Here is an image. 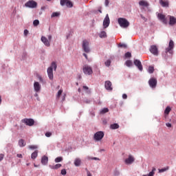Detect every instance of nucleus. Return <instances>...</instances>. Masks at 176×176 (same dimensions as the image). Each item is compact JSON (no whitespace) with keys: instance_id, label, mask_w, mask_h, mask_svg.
Masks as SVG:
<instances>
[{"instance_id":"obj_62","label":"nucleus","mask_w":176,"mask_h":176,"mask_svg":"<svg viewBox=\"0 0 176 176\" xmlns=\"http://www.w3.org/2000/svg\"><path fill=\"white\" fill-rule=\"evenodd\" d=\"M38 101H41V99L39 98H37Z\"/></svg>"},{"instance_id":"obj_18","label":"nucleus","mask_w":176,"mask_h":176,"mask_svg":"<svg viewBox=\"0 0 176 176\" xmlns=\"http://www.w3.org/2000/svg\"><path fill=\"white\" fill-rule=\"evenodd\" d=\"M168 17L169 18V25H175L176 18L171 15H168Z\"/></svg>"},{"instance_id":"obj_21","label":"nucleus","mask_w":176,"mask_h":176,"mask_svg":"<svg viewBox=\"0 0 176 176\" xmlns=\"http://www.w3.org/2000/svg\"><path fill=\"white\" fill-rule=\"evenodd\" d=\"M49 162V157L44 155L41 158V164H43V166H46L47 164V162Z\"/></svg>"},{"instance_id":"obj_24","label":"nucleus","mask_w":176,"mask_h":176,"mask_svg":"<svg viewBox=\"0 0 176 176\" xmlns=\"http://www.w3.org/2000/svg\"><path fill=\"white\" fill-rule=\"evenodd\" d=\"M110 129L111 130H116V129H119V125L116 123L112 124L110 125Z\"/></svg>"},{"instance_id":"obj_1","label":"nucleus","mask_w":176,"mask_h":176,"mask_svg":"<svg viewBox=\"0 0 176 176\" xmlns=\"http://www.w3.org/2000/svg\"><path fill=\"white\" fill-rule=\"evenodd\" d=\"M53 69L56 71L57 69V63L52 62L50 67L47 68V72L48 78L50 80H53L54 76L53 75Z\"/></svg>"},{"instance_id":"obj_60","label":"nucleus","mask_w":176,"mask_h":176,"mask_svg":"<svg viewBox=\"0 0 176 176\" xmlns=\"http://www.w3.org/2000/svg\"><path fill=\"white\" fill-rule=\"evenodd\" d=\"M141 17H142V19H145V18L144 17V16L141 15Z\"/></svg>"},{"instance_id":"obj_4","label":"nucleus","mask_w":176,"mask_h":176,"mask_svg":"<svg viewBox=\"0 0 176 176\" xmlns=\"http://www.w3.org/2000/svg\"><path fill=\"white\" fill-rule=\"evenodd\" d=\"M82 47L85 53H90V52L91 51L90 50V43H89V41H87V40H84L82 41Z\"/></svg>"},{"instance_id":"obj_29","label":"nucleus","mask_w":176,"mask_h":176,"mask_svg":"<svg viewBox=\"0 0 176 176\" xmlns=\"http://www.w3.org/2000/svg\"><path fill=\"white\" fill-rule=\"evenodd\" d=\"M100 112L102 115H104V113H107V112H109V109L108 108H104L102 110H100Z\"/></svg>"},{"instance_id":"obj_49","label":"nucleus","mask_w":176,"mask_h":176,"mask_svg":"<svg viewBox=\"0 0 176 176\" xmlns=\"http://www.w3.org/2000/svg\"><path fill=\"white\" fill-rule=\"evenodd\" d=\"M104 5L105 6H108V5H109V0H105Z\"/></svg>"},{"instance_id":"obj_48","label":"nucleus","mask_w":176,"mask_h":176,"mask_svg":"<svg viewBox=\"0 0 176 176\" xmlns=\"http://www.w3.org/2000/svg\"><path fill=\"white\" fill-rule=\"evenodd\" d=\"M122 98L124 100H126L127 99V94H122Z\"/></svg>"},{"instance_id":"obj_51","label":"nucleus","mask_w":176,"mask_h":176,"mask_svg":"<svg viewBox=\"0 0 176 176\" xmlns=\"http://www.w3.org/2000/svg\"><path fill=\"white\" fill-rule=\"evenodd\" d=\"M87 176H93V175L91 174L90 171H89V170H87Z\"/></svg>"},{"instance_id":"obj_42","label":"nucleus","mask_w":176,"mask_h":176,"mask_svg":"<svg viewBox=\"0 0 176 176\" xmlns=\"http://www.w3.org/2000/svg\"><path fill=\"white\" fill-rule=\"evenodd\" d=\"M125 57L126 58H130V57H131V53H130L129 52H126L125 54Z\"/></svg>"},{"instance_id":"obj_10","label":"nucleus","mask_w":176,"mask_h":176,"mask_svg":"<svg viewBox=\"0 0 176 176\" xmlns=\"http://www.w3.org/2000/svg\"><path fill=\"white\" fill-rule=\"evenodd\" d=\"M157 19L158 20H160V21H162V23H163V24H167V19L166 18V15L161 14V13H158L157 14Z\"/></svg>"},{"instance_id":"obj_59","label":"nucleus","mask_w":176,"mask_h":176,"mask_svg":"<svg viewBox=\"0 0 176 176\" xmlns=\"http://www.w3.org/2000/svg\"><path fill=\"white\" fill-rule=\"evenodd\" d=\"M34 97H38V94H35Z\"/></svg>"},{"instance_id":"obj_58","label":"nucleus","mask_w":176,"mask_h":176,"mask_svg":"<svg viewBox=\"0 0 176 176\" xmlns=\"http://www.w3.org/2000/svg\"><path fill=\"white\" fill-rule=\"evenodd\" d=\"M2 102V96H0V104Z\"/></svg>"},{"instance_id":"obj_33","label":"nucleus","mask_w":176,"mask_h":176,"mask_svg":"<svg viewBox=\"0 0 176 176\" xmlns=\"http://www.w3.org/2000/svg\"><path fill=\"white\" fill-rule=\"evenodd\" d=\"M55 163H60V162H63V157H58L54 160Z\"/></svg>"},{"instance_id":"obj_13","label":"nucleus","mask_w":176,"mask_h":176,"mask_svg":"<svg viewBox=\"0 0 176 176\" xmlns=\"http://www.w3.org/2000/svg\"><path fill=\"white\" fill-rule=\"evenodd\" d=\"M34 89L36 93H41V90L42 89V86L38 82H34Z\"/></svg>"},{"instance_id":"obj_22","label":"nucleus","mask_w":176,"mask_h":176,"mask_svg":"<svg viewBox=\"0 0 176 176\" xmlns=\"http://www.w3.org/2000/svg\"><path fill=\"white\" fill-rule=\"evenodd\" d=\"M61 166V164H56V165H50L49 167L50 168H52V170H58Z\"/></svg>"},{"instance_id":"obj_52","label":"nucleus","mask_w":176,"mask_h":176,"mask_svg":"<svg viewBox=\"0 0 176 176\" xmlns=\"http://www.w3.org/2000/svg\"><path fill=\"white\" fill-rule=\"evenodd\" d=\"M82 55L84 56V57H85L86 60H89V58L87 57V54H86L85 53H83Z\"/></svg>"},{"instance_id":"obj_61","label":"nucleus","mask_w":176,"mask_h":176,"mask_svg":"<svg viewBox=\"0 0 176 176\" xmlns=\"http://www.w3.org/2000/svg\"><path fill=\"white\" fill-rule=\"evenodd\" d=\"M45 9V7H41V10H43Z\"/></svg>"},{"instance_id":"obj_9","label":"nucleus","mask_w":176,"mask_h":176,"mask_svg":"<svg viewBox=\"0 0 176 176\" xmlns=\"http://www.w3.org/2000/svg\"><path fill=\"white\" fill-rule=\"evenodd\" d=\"M21 122L22 123H25L26 126H34V123H35V122L32 118H29V119L25 118V119H23Z\"/></svg>"},{"instance_id":"obj_57","label":"nucleus","mask_w":176,"mask_h":176,"mask_svg":"<svg viewBox=\"0 0 176 176\" xmlns=\"http://www.w3.org/2000/svg\"><path fill=\"white\" fill-rule=\"evenodd\" d=\"M38 79H39L40 82H43V78H42V76H39Z\"/></svg>"},{"instance_id":"obj_6","label":"nucleus","mask_w":176,"mask_h":176,"mask_svg":"<svg viewBox=\"0 0 176 176\" xmlns=\"http://www.w3.org/2000/svg\"><path fill=\"white\" fill-rule=\"evenodd\" d=\"M104 132L103 131H98L96 132L94 135V141L98 142V141H101V140H102V138H104Z\"/></svg>"},{"instance_id":"obj_17","label":"nucleus","mask_w":176,"mask_h":176,"mask_svg":"<svg viewBox=\"0 0 176 176\" xmlns=\"http://www.w3.org/2000/svg\"><path fill=\"white\" fill-rule=\"evenodd\" d=\"M41 42H43L47 47H50V41H49L45 36H41Z\"/></svg>"},{"instance_id":"obj_40","label":"nucleus","mask_w":176,"mask_h":176,"mask_svg":"<svg viewBox=\"0 0 176 176\" xmlns=\"http://www.w3.org/2000/svg\"><path fill=\"white\" fill-rule=\"evenodd\" d=\"M61 94H63V90L62 89H60L58 91V94H57V98H60V97L61 96Z\"/></svg>"},{"instance_id":"obj_56","label":"nucleus","mask_w":176,"mask_h":176,"mask_svg":"<svg viewBox=\"0 0 176 176\" xmlns=\"http://www.w3.org/2000/svg\"><path fill=\"white\" fill-rule=\"evenodd\" d=\"M48 40L50 41V42H52V35L48 36Z\"/></svg>"},{"instance_id":"obj_47","label":"nucleus","mask_w":176,"mask_h":176,"mask_svg":"<svg viewBox=\"0 0 176 176\" xmlns=\"http://www.w3.org/2000/svg\"><path fill=\"white\" fill-rule=\"evenodd\" d=\"M3 157H5V155L3 154H0V162H2V160H3Z\"/></svg>"},{"instance_id":"obj_34","label":"nucleus","mask_w":176,"mask_h":176,"mask_svg":"<svg viewBox=\"0 0 176 176\" xmlns=\"http://www.w3.org/2000/svg\"><path fill=\"white\" fill-rule=\"evenodd\" d=\"M154 71H155V69L152 66H150L148 69V74H153Z\"/></svg>"},{"instance_id":"obj_30","label":"nucleus","mask_w":176,"mask_h":176,"mask_svg":"<svg viewBox=\"0 0 176 176\" xmlns=\"http://www.w3.org/2000/svg\"><path fill=\"white\" fill-rule=\"evenodd\" d=\"M60 13L58 12H53L51 15V17L53 18V17H58L60 16Z\"/></svg>"},{"instance_id":"obj_16","label":"nucleus","mask_w":176,"mask_h":176,"mask_svg":"<svg viewBox=\"0 0 176 176\" xmlns=\"http://www.w3.org/2000/svg\"><path fill=\"white\" fill-rule=\"evenodd\" d=\"M134 160H135L134 157H133V155H129L128 158H126L124 160V163L126 164H133V163H134Z\"/></svg>"},{"instance_id":"obj_35","label":"nucleus","mask_w":176,"mask_h":176,"mask_svg":"<svg viewBox=\"0 0 176 176\" xmlns=\"http://www.w3.org/2000/svg\"><path fill=\"white\" fill-rule=\"evenodd\" d=\"M33 25L34 27H38L39 25V20L36 19L33 21Z\"/></svg>"},{"instance_id":"obj_3","label":"nucleus","mask_w":176,"mask_h":176,"mask_svg":"<svg viewBox=\"0 0 176 176\" xmlns=\"http://www.w3.org/2000/svg\"><path fill=\"white\" fill-rule=\"evenodd\" d=\"M174 41L170 40L168 43V47L166 48L165 53L166 54H170L172 56L173 53H174Z\"/></svg>"},{"instance_id":"obj_41","label":"nucleus","mask_w":176,"mask_h":176,"mask_svg":"<svg viewBox=\"0 0 176 176\" xmlns=\"http://www.w3.org/2000/svg\"><path fill=\"white\" fill-rule=\"evenodd\" d=\"M118 47H124V49H126V47H127V45L124 43H120L118 45Z\"/></svg>"},{"instance_id":"obj_63","label":"nucleus","mask_w":176,"mask_h":176,"mask_svg":"<svg viewBox=\"0 0 176 176\" xmlns=\"http://www.w3.org/2000/svg\"><path fill=\"white\" fill-rule=\"evenodd\" d=\"M98 12H100V13H102V11H101L100 10H99Z\"/></svg>"},{"instance_id":"obj_43","label":"nucleus","mask_w":176,"mask_h":176,"mask_svg":"<svg viewBox=\"0 0 176 176\" xmlns=\"http://www.w3.org/2000/svg\"><path fill=\"white\" fill-rule=\"evenodd\" d=\"M29 149H38V146H35V145L29 146Z\"/></svg>"},{"instance_id":"obj_37","label":"nucleus","mask_w":176,"mask_h":176,"mask_svg":"<svg viewBox=\"0 0 176 176\" xmlns=\"http://www.w3.org/2000/svg\"><path fill=\"white\" fill-rule=\"evenodd\" d=\"M66 6H67V8H72V6H74V5L72 4V2H71L69 0H67Z\"/></svg>"},{"instance_id":"obj_19","label":"nucleus","mask_w":176,"mask_h":176,"mask_svg":"<svg viewBox=\"0 0 176 176\" xmlns=\"http://www.w3.org/2000/svg\"><path fill=\"white\" fill-rule=\"evenodd\" d=\"M160 4L161 5V6H162V8H168L170 3L168 2V0L166 1H163V0H160Z\"/></svg>"},{"instance_id":"obj_55","label":"nucleus","mask_w":176,"mask_h":176,"mask_svg":"<svg viewBox=\"0 0 176 176\" xmlns=\"http://www.w3.org/2000/svg\"><path fill=\"white\" fill-rule=\"evenodd\" d=\"M91 160H100V158L95 157H92Z\"/></svg>"},{"instance_id":"obj_38","label":"nucleus","mask_w":176,"mask_h":176,"mask_svg":"<svg viewBox=\"0 0 176 176\" xmlns=\"http://www.w3.org/2000/svg\"><path fill=\"white\" fill-rule=\"evenodd\" d=\"M82 89H84V90H85L86 92L88 93V94H90L91 91H90V90H89V87L83 86Z\"/></svg>"},{"instance_id":"obj_23","label":"nucleus","mask_w":176,"mask_h":176,"mask_svg":"<svg viewBox=\"0 0 176 176\" xmlns=\"http://www.w3.org/2000/svg\"><path fill=\"white\" fill-rule=\"evenodd\" d=\"M81 160L79 158H76L74 160V165L76 166V167H79V166H80V163H81Z\"/></svg>"},{"instance_id":"obj_8","label":"nucleus","mask_w":176,"mask_h":176,"mask_svg":"<svg viewBox=\"0 0 176 176\" xmlns=\"http://www.w3.org/2000/svg\"><path fill=\"white\" fill-rule=\"evenodd\" d=\"M148 85L151 89H156V86H157V80L155 78H150Z\"/></svg>"},{"instance_id":"obj_64","label":"nucleus","mask_w":176,"mask_h":176,"mask_svg":"<svg viewBox=\"0 0 176 176\" xmlns=\"http://www.w3.org/2000/svg\"><path fill=\"white\" fill-rule=\"evenodd\" d=\"M78 91L80 92V88L78 89Z\"/></svg>"},{"instance_id":"obj_36","label":"nucleus","mask_w":176,"mask_h":176,"mask_svg":"<svg viewBox=\"0 0 176 176\" xmlns=\"http://www.w3.org/2000/svg\"><path fill=\"white\" fill-rule=\"evenodd\" d=\"M169 168L170 167L167 166L166 168L159 169V173H164V171H167V170H169Z\"/></svg>"},{"instance_id":"obj_28","label":"nucleus","mask_w":176,"mask_h":176,"mask_svg":"<svg viewBox=\"0 0 176 176\" xmlns=\"http://www.w3.org/2000/svg\"><path fill=\"white\" fill-rule=\"evenodd\" d=\"M170 112H171V107L168 106L164 111V113H165V115H168V113H170Z\"/></svg>"},{"instance_id":"obj_27","label":"nucleus","mask_w":176,"mask_h":176,"mask_svg":"<svg viewBox=\"0 0 176 176\" xmlns=\"http://www.w3.org/2000/svg\"><path fill=\"white\" fill-rule=\"evenodd\" d=\"M32 159H36L38 157V151H35L31 155Z\"/></svg>"},{"instance_id":"obj_25","label":"nucleus","mask_w":176,"mask_h":176,"mask_svg":"<svg viewBox=\"0 0 176 176\" xmlns=\"http://www.w3.org/2000/svg\"><path fill=\"white\" fill-rule=\"evenodd\" d=\"M99 36L101 38H107V32L105 31H102L100 34H99Z\"/></svg>"},{"instance_id":"obj_46","label":"nucleus","mask_w":176,"mask_h":176,"mask_svg":"<svg viewBox=\"0 0 176 176\" xmlns=\"http://www.w3.org/2000/svg\"><path fill=\"white\" fill-rule=\"evenodd\" d=\"M51 136H52V133L50 132L45 133V137H51Z\"/></svg>"},{"instance_id":"obj_11","label":"nucleus","mask_w":176,"mask_h":176,"mask_svg":"<svg viewBox=\"0 0 176 176\" xmlns=\"http://www.w3.org/2000/svg\"><path fill=\"white\" fill-rule=\"evenodd\" d=\"M111 23V21L109 20V15L108 14H106L105 18L103 21V27L104 28H108L109 27V23Z\"/></svg>"},{"instance_id":"obj_12","label":"nucleus","mask_w":176,"mask_h":176,"mask_svg":"<svg viewBox=\"0 0 176 176\" xmlns=\"http://www.w3.org/2000/svg\"><path fill=\"white\" fill-rule=\"evenodd\" d=\"M104 87L106 90H108L109 91H112V90H113V88L112 87V82L109 80L105 81Z\"/></svg>"},{"instance_id":"obj_5","label":"nucleus","mask_w":176,"mask_h":176,"mask_svg":"<svg viewBox=\"0 0 176 176\" xmlns=\"http://www.w3.org/2000/svg\"><path fill=\"white\" fill-rule=\"evenodd\" d=\"M25 8H30V9H35L38 6V3L34 0H29L25 3Z\"/></svg>"},{"instance_id":"obj_2","label":"nucleus","mask_w":176,"mask_h":176,"mask_svg":"<svg viewBox=\"0 0 176 176\" xmlns=\"http://www.w3.org/2000/svg\"><path fill=\"white\" fill-rule=\"evenodd\" d=\"M118 23L121 28H127L130 25V22L124 18H118Z\"/></svg>"},{"instance_id":"obj_20","label":"nucleus","mask_w":176,"mask_h":176,"mask_svg":"<svg viewBox=\"0 0 176 176\" xmlns=\"http://www.w3.org/2000/svg\"><path fill=\"white\" fill-rule=\"evenodd\" d=\"M139 6H142L143 8H148L149 6V3L145 0H141L139 1Z\"/></svg>"},{"instance_id":"obj_7","label":"nucleus","mask_w":176,"mask_h":176,"mask_svg":"<svg viewBox=\"0 0 176 176\" xmlns=\"http://www.w3.org/2000/svg\"><path fill=\"white\" fill-rule=\"evenodd\" d=\"M82 71L85 75H91L93 74V69L89 65H85Z\"/></svg>"},{"instance_id":"obj_54","label":"nucleus","mask_w":176,"mask_h":176,"mask_svg":"<svg viewBox=\"0 0 176 176\" xmlns=\"http://www.w3.org/2000/svg\"><path fill=\"white\" fill-rule=\"evenodd\" d=\"M166 127H171L172 125H171V123L168 122L166 124Z\"/></svg>"},{"instance_id":"obj_45","label":"nucleus","mask_w":176,"mask_h":176,"mask_svg":"<svg viewBox=\"0 0 176 176\" xmlns=\"http://www.w3.org/2000/svg\"><path fill=\"white\" fill-rule=\"evenodd\" d=\"M84 102H85L86 104H90V102H91V100L89 99H85L84 100Z\"/></svg>"},{"instance_id":"obj_50","label":"nucleus","mask_w":176,"mask_h":176,"mask_svg":"<svg viewBox=\"0 0 176 176\" xmlns=\"http://www.w3.org/2000/svg\"><path fill=\"white\" fill-rule=\"evenodd\" d=\"M28 30H24V35H25V36H27V35H28Z\"/></svg>"},{"instance_id":"obj_53","label":"nucleus","mask_w":176,"mask_h":176,"mask_svg":"<svg viewBox=\"0 0 176 176\" xmlns=\"http://www.w3.org/2000/svg\"><path fill=\"white\" fill-rule=\"evenodd\" d=\"M17 157H19L20 159H23V155L21 154H17Z\"/></svg>"},{"instance_id":"obj_14","label":"nucleus","mask_w":176,"mask_h":176,"mask_svg":"<svg viewBox=\"0 0 176 176\" xmlns=\"http://www.w3.org/2000/svg\"><path fill=\"white\" fill-rule=\"evenodd\" d=\"M150 52L154 56H158V54H159V51H158L157 47L156 45H151L150 47Z\"/></svg>"},{"instance_id":"obj_39","label":"nucleus","mask_w":176,"mask_h":176,"mask_svg":"<svg viewBox=\"0 0 176 176\" xmlns=\"http://www.w3.org/2000/svg\"><path fill=\"white\" fill-rule=\"evenodd\" d=\"M104 65H106V67H110L111 66V60L108 59L106 62H104Z\"/></svg>"},{"instance_id":"obj_32","label":"nucleus","mask_w":176,"mask_h":176,"mask_svg":"<svg viewBox=\"0 0 176 176\" xmlns=\"http://www.w3.org/2000/svg\"><path fill=\"white\" fill-rule=\"evenodd\" d=\"M125 65L126 67H131L133 65V62L130 60L126 61Z\"/></svg>"},{"instance_id":"obj_31","label":"nucleus","mask_w":176,"mask_h":176,"mask_svg":"<svg viewBox=\"0 0 176 176\" xmlns=\"http://www.w3.org/2000/svg\"><path fill=\"white\" fill-rule=\"evenodd\" d=\"M67 2H68V0H60V6H65Z\"/></svg>"},{"instance_id":"obj_15","label":"nucleus","mask_w":176,"mask_h":176,"mask_svg":"<svg viewBox=\"0 0 176 176\" xmlns=\"http://www.w3.org/2000/svg\"><path fill=\"white\" fill-rule=\"evenodd\" d=\"M133 64L134 65H135V67H137V68H138V69H140V71H142L143 67H142V63H141V60L135 59L133 61Z\"/></svg>"},{"instance_id":"obj_44","label":"nucleus","mask_w":176,"mask_h":176,"mask_svg":"<svg viewBox=\"0 0 176 176\" xmlns=\"http://www.w3.org/2000/svg\"><path fill=\"white\" fill-rule=\"evenodd\" d=\"M62 175H65L67 174V170L65 169H63L61 170Z\"/></svg>"},{"instance_id":"obj_26","label":"nucleus","mask_w":176,"mask_h":176,"mask_svg":"<svg viewBox=\"0 0 176 176\" xmlns=\"http://www.w3.org/2000/svg\"><path fill=\"white\" fill-rule=\"evenodd\" d=\"M19 145L21 148L24 147V146L25 145V142H24V140L21 139L19 141Z\"/></svg>"}]
</instances>
